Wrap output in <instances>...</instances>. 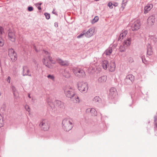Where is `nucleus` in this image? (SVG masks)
<instances>
[{
    "label": "nucleus",
    "mask_w": 157,
    "mask_h": 157,
    "mask_svg": "<svg viewBox=\"0 0 157 157\" xmlns=\"http://www.w3.org/2000/svg\"><path fill=\"white\" fill-rule=\"evenodd\" d=\"M62 127L65 131H69L73 127L72 120L69 118L63 119L62 121Z\"/></svg>",
    "instance_id": "f257e3e1"
},
{
    "label": "nucleus",
    "mask_w": 157,
    "mask_h": 157,
    "mask_svg": "<svg viewBox=\"0 0 157 157\" xmlns=\"http://www.w3.org/2000/svg\"><path fill=\"white\" fill-rule=\"evenodd\" d=\"M44 53L46 55L42 60L43 64L49 68H52V66L49 61L53 64L55 63L56 62L52 60V57L50 56L49 53L48 52L44 51Z\"/></svg>",
    "instance_id": "f03ea898"
},
{
    "label": "nucleus",
    "mask_w": 157,
    "mask_h": 157,
    "mask_svg": "<svg viewBox=\"0 0 157 157\" xmlns=\"http://www.w3.org/2000/svg\"><path fill=\"white\" fill-rule=\"evenodd\" d=\"M72 70L73 73L76 76L79 78L84 77L85 76V73L82 68L74 67Z\"/></svg>",
    "instance_id": "7ed1b4c3"
},
{
    "label": "nucleus",
    "mask_w": 157,
    "mask_h": 157,
    "mask_svg": "<svg viewBox=\"0 0 157 157\" xmlns=\"http://www.w3.org/2000/svg\"><path fill=\"white\" fill-rule=\"evenodd\" d=\"M39 126L42 130L44 131H48L50 128V124L48 121L46 120H43L40 122Z\"/></svg>",
    "instance_id": "20e7f679"
},
{
    "label": "nucleus",
    "mask_w": 157,
    "mask_h": 157,
    "mask_svg": "<svg viewBox=\"0 0 157 157\" xmlns=\"http://www.w3.org/2000/svg\"><path fill=\"white\" fill-rule=\"evenodd\" d=\"M78 89L81 92L86 93L88 90V84L85 82H79L78 84Z\"/></svg>",
    "instance_id": "39448f33"
},
{
    "label": "nucleus",
    "mask_w": 157,
    "mask_h": 157,
    "mask_svg": "<svg viewBox=\"0 0 157 157\" xmlns=\"http://www.w3.org/2000/svg\"><path fill=\"white\" fill-rule=\"evenodd\" d=\"M64 93L67 97L70 98L73 97L75 94L74 89L71 87H68L65 88Z\"/></svg>",
    "instance_id": "423d86ee"
},
{
    "label": "nucleus",
    "mask_w": 157,
    "mask_h": 157,
    "mask_svg": "<svg viewBox=\"0 0 157 157\" xmlns=\"http://www.w3.org/2000/svg\"><path fill=\"white\" fill-rule=\"evenodd\" d=\"M117 92L116 89L114 87L111 88L109 90V98L110 100H114L117 98Z\"/></svg>",
    "instance_id": "0eeeda50"
},
{
    "label": "nucleus",
    "mask_w": 157,
    "mask_h": 157,
    "mask_svg": "<svg viewBox=\"0 0 157 157\" xmlns=\"http://www.w3.org/2000/svg\"><path fill=\"white\" fill-rule=\"evenodd\" d=\"M9 55L13 61H15L17 59V54L12 48L9 50Z\"/></svg>",
    "instance_id": "6e6552de"
},
{
    "label": "nucleus",
    "mask_w": 157,
    "mask_h": 157,
    "mask_svg": "<svg viewBox=\"0 0 157 157\" xmlns=\"http://www.w3.org/2000/svg\"><path fill=\"white\" fill-rule=\"evenodd\" d=\"M140 21L139 20H136L132 25L131 29L133 31L137 30L140 28Z\"/></svg>",
    "instance_id": "1a4fd4ad"
},
{
    "label": "nucleus",
    "mask_w": 157,
    "mask_h": 157,
    "mask_svg": "<svg viewBox=\"0 0 157 157\" xmlns=\"http://www.w3.org/2000/svg\"><path fill=\"white\" fill-rule=\"evenodd\" d=\"M16 35L13 31L10 30L8 33V38L12 42L15 41V40Z\"/></svg>",
    "instance_id": "9d476101"
},
{
    "label": "nucleus",
    "mask_w": 157,
    "mask_h": 157,
    "mask_svg": "<svg viewBox=\"0 0 157 157\" xmlns=\"http://www.w3.org/2000/svg\"><path fill=\"white\" fill-rule=\"evenodd\" d=\"M116 64L115 62L113 61H111L108 67V69L110 72H113L115 69Z\"/></svg>",
    "instance_id": "9b49d317"
},
{
    "label": "nucleus",
    "mask_w": 157,
    "mask_h": 157,
    "mask_svg": "<svg viewBox=\"0 0 157 157\" xmlns=\"http://www.w3.org/2000/svg\"><path fill=\"white\" fill-rule=\"evenodd\" d=\"M95 30L93 28H91L85 33V36L87 37H90L92 36Z\"/></svg>",
    "instance_id": "f8f14e48"
},
{
    "label": "nucleus",
    "mask_w": 157,
    "mask_h": 157,
    "mask_svg": "<svg viewBox=\"0 0 157 157\" xmlns=\"http://www.w3.org/2000/svg\"><path fill=\"white\" fill-rule=\"evenodd\" d=\"M23 76L28 75L29 76H31V75L30 73L29 69L27 66L23 67Z\"/></svg>",
    "instance_id": "ddd939ff"
},
{
    "label": "nucleus",
    "mask_w": 157,
    "mask_h": 157,
    "mask_svg": "<svg viewBox=\"0 0 157 157\" xmlns=\"http://www.w3.org/2000/svg\"><path fill=\"white\" fill-rule=\"evenodd\" d=\"M134 77L132 75H128L126 77L125 79L126 82H128L129 83H131L134 81Z\"/></svg>",
    "instance_id": "4468645a"
},
{
    "label": "nucleus",
    "mask_w": 157,
    "mask_h": 157,
    "mask_svg": "<svg viewBox=\"0 0 157 157\" xmlns=\"http://www.w3.org/2000/svg\"><path fill=\"white\" fill-rule=\"evenodd\" d=\"M56 60L57 62L61 65L67 66L69 65L68 62L67 61H63L60 59H57Z\"/></svg>",
    "instance_id": "2eb2a0df"
},
{
    "label": "nucleus",
    "mask_w": 157,
    "mask_h": 157,
    "mask_svg": "<svg viewBox=\"0 0 157 157\" xmlns=\"http://www.w3.org/2000/svg\"><path fill=\"white\" fill-rule=\"evenodd\" d=\"M86 113H90L92 115L95 116L97 114V112L95 109L93 108H89L86 109Z\"/></svg>",
    "instance_id": "dca6fc26"
},
{
    "label": "nucleus",
    "mask_w": 157,
    "mask_h": 157,
    "mask_svg": "<svg viewBox=\"0 0 157 157\" xmlns=\"http://www.w3.org/2000/svg\"><path fill=\"white\" fill-rule=\"evenodd\" d=\"M47 104L49 105L52 109L55 108V106L54 103V100L53 99L49 98L47 99Z\"/></svg>",
    "instance_id": "f3484780"
},
{
    "label": "nucleus",
    "mask_w": 157,
    "mask_h": 157,
    "mask_svg": "<svg viewBox=\"0 0 157 157\" xmlns=\"http://www.w3.org/2000/svg\"><path fill=\"white\" fill-rule=\"evenodd\" d=\"M155 21V17L153 16H150L147 20L148 24L150 25L153 24Z\"/></svg>",
    "instance_id": "a211bd4d"
},
{
    "label": "nucleus",
    "mask_w": 157,
    "mask_h": 157,
    "mask_svg": "<svg viewBox=\"0 0 157 157\" xmlns=\"http://www.w3.org/2000/svg\"><path fill=\"white\" fill-rule=\"evenodd\" d=\"M153 5L151 4H147L144 8V13L146 14L153 7Z\"/></svg>",
    "instance_id": "6ab92c4d"
},
{
    "label": "nucleus",
    "mask_w": 157,
    "mask_h": 157,
    "mask_svg": "<svg viewBox=\"0 0 157 157\" xmlns=\"http://www.w3.org/2000/svg\"><path fill=\"white\" fill-rule=\"evenodd\" d=\"M107 79V76L105 75L102 76L99 78L98 79V82L100 83H104L106 81Z\"/></svg>",
    "instance_id": "aec40b11"
},
{
    "label": "nucleus",
    "mask_w": 157,
    "mask_h": 157,
    "mask_svg": "<svg viewBox=\"0 0 157 157\" xmlns=\"http://www.w3.org/2000/svg\"><path fill=\"white\" fill-rule=\"evenodd\" d=\"M108 62L106 60H104L101 63V65L103 69L106 70L108 68L109 65Z\"/></svg>",
    "instance_id": "412c9836"
},
{
    "label": "nucleus",
    "mask_w": 157,
    "mask_h": 157,
    "mask_svg": "<svg viewBox=\"0 0 157 157\" xmlns=\"http://www.w3.org/2000/svg\"><path fill=\"white\" fill-rule=\"evenodd\" d=\"M127 33V31H124L121 33L119 36L118 39V40H121L123 39Z\"/></svg>",
    "instance_id": "4be33fe9"
},
{
    "label": "nucleus",
    "mask_w": 157,
    "mask_h": 157,
    "mask_svg": "<svg viewBox=\"0 0 157 157\" xmlns=\"http://www.w3.org/2000/svg\"><path fill=\"white\" fill-rule=\"evenodd\" d=\"M71 98V99L72 101H73L74 103H77L79 102L80 100L79 97L75 94V95Z\"/></svg>",
    "instance_id": "5701e85b"
},
{
    "label": "nucleus",
    "mask_w": 157,
    "mask_h": 157,
    "mask_svg": "<svg viewBox=\"0 0 157 157\" xmlns=\"http://www.w3.org/2000/svg\"><path fill=\"white\" fill-rule=\"evenodd\" d=\"M131 38H128L126 40H124L123 44L126 46L127 47L129 46L131 43Z\"/></svg>",
    "instance_id": "b1692460"
},
{
    "label": "nucleus",
    "mask_w": 157,
    "mask_h": 157,
    "mask_svg": "<svg viewBox=\"0 0 157 157\" xmlns=\"http://www.w3.org/2000/svg\"><path fill=\"white\" fill-rule=\"evenodd\" d=\"M11 88L13 92L14 97L15 98L17 99L18 97V94L17 92V91L15 87L13 86H12L11 87Z\"/></svg>",
    "instance_id": "393cba45"
},
{
    "label": "nucleus",
    "mask_w": 157,
    "mask_h": 157,
    "mask_svg": "<svg viewBox=\"0 0 157 157\" xmlns=\"http://www.w3.org/2000/svg\"><path fill=\"white\" fill-rule=\"evenodd\" d=\"M112 49L111 48H109L106 49L104 54L106 55H110L112 52Z\"/></svg>",
    "instance_id": "a878e982"
},
{
    "label": "nucleus",
    "mask_w": 157,
    "mask_h": 157,
    "mask_svg": "<svg viewBox=\"0 0 157 157\" xmlns=\"http://www.w3.org/2000/svg\"><path fill=\"white\" fill-rule=\"evenodd\" d=\"M56 104L57 105L61 108H63L64 105L63 103L59 100L56 101Z\"/></svg>",
    "instance_id": "bb28decb"
},
{
    "label": "nucleus",
    "mask_w": 157,
    "mask_h": 157,
    "mask_svg": "<svg viewBox=\"0 0 157 157\" xmlns=\"http://www.w3.org/2000/svg\"><path fill=\"white\" fill-rule=\"evenodd\" d=\"M126 46L122 44V45H121L119 48V50L121 52H123L125 51L126 49L127 48Z\"/></svg>",
    "instance_id": "cd10ccee"
},
{
    "label": "nucleus",
    "mask_w": 157,
    "mask_h": 157,
    "mask_svg": "<svg viewBox=\"0 0 157 157\" xmlns=\"http://www.w3.org/2000/svg\"><path fill=\"white\" fill-rule=\"evenodd\" d=\"M147 53L149 56L152 55L153 54L151 47L150 45H149L147 47Z\"/></svg>",
    "instance_id": "c85d7f7f"
},
{
    "label": "nucleus",
    "mask_w": 157,
    "mask_h": 157,
    "mask_svg": "<svg viewBox=\"0 0 157 157\" xmlns=\"http://www.w3.org/2000/svg\"><path fill=\"white\" fill-rule=\"evenodd\" d=\"M93 101L94 103H99L101 102V99L98 96H96L93 98Z\"/></svg>",
    "instance_id": "c756f323"
},
{
    "label": "nucleus",
    "mask_w": 157,
    "mask_h": 157,
    "mask_svg": "<svg viewBox=\"0 0 157 157\" xmlns=\"http://www.w3.org/2000/svg\"><path fill=\"white\" fill-rule=\"evenodd\" d=\"M63 75L66 78H69L71 76V74L69 71L65 70L63 74Z\"/></svg>",
    "instance_id": "7c9ffc66"
},
{
    "label": "nucleus",
    "mask_w": 157,
    "mask_h": 157,
    "mask_svg": "<svg viewBox=\"0 0 157 157\" xmlns=\"http://www.w3.org/2000/svg\"><path fill=\"white\" fill-rule=\"evenodd\" d=\"M127 1V0H124L123 1L122 6L121 8V9L123 10L124 8L126 6Z\"/></svg>",
    "instance_id": "2f4dec72"
},
{
    "label": "nucleus",
    "mask_w": 157,
    "mask_h": 157,
    "mask_svg": "<svg viewBox=\"0 0 157 157\" xmlns=\"http://www.w3.org/2000/svg\"><path fill=\"white\" fill-rule=\"evenodd\" d=\"M150 38L149 39L151 40V41L156 43L157 41V38L153 36H149Z\"/></svg>",
    "instance_id": "473e14b6"
},
{
    "label": "nucleus",
    "mask_w": 157,
    "mask_h": 157,
    "mask_svg": "<svg viewBox=\"0 0 157 157\" xmlns=\"http://www.w3.org/2000/svg\"><path fill=\"white\" fill-rule=\"evenodd\" d=\"M4 124V122L3 120V119L2 116L0 114V127H2L3 126Z\"/></svg>",
    "instance_id": "72a5a7b5"
},
{
    "label": "nucleus",
    "mask_w": 157,
    "mask_h": 157,
    "mask_svg": "<svg viewBox=\"0 0 157 157\" xmlns=\"http://www.w3.org/2000/svg\"><path fill=\"white\" fill-rule=\"evenodd\" d=\"M47 78L50 79L54 81L55 80V77L53 75H49L47 76Z\"/></svg>",
    "instance_id": "f704fd0d"
},
{
    "label": "nucleus",
    "mask_w": 157,
    "mask_h": 157,
    "mask_svg": "<svg viewBox=\"0 0 157 157\" xmlns=\"http://www.w3.org/2000/svg\"><path fill=\"white\" fill-rule=\"evenodd\" d=\"M154 122L155 131H156L157 128V117L156 116L154 117Z\"/></svg>",
    "instance_id": "c9c22d12"
},
{
    "label": "nucleus",
    "mask_w": 157,
    "mask_h": 157,
    "mask_svg": "<svg viewBox=\"0 0 157 157\" xmlns=\"http://www.w3.org/2000/svg\"><path fill=\"white\" fill-rule=\"evenodd\" d=\"M99 19V18L98 17V16H95L94 18V19L92 20V23H94L95 22H97Z\"/></svg>",
    "instance_id": "e433bc0d"
},
{
    "label": "nucleus",
    "mask_w": 157,
    "mask_h": 157,
    "mask_svg": "<svg viewBox=\"0 0 157 157\" xmlns=\"http://www.w3.org/2000/svg\"><path fill=\"white\" fill-rule=\"evenodd\" d=\"M85 33L83 32L80 34L78 36H77V38H80L83 37V36L85 35Z\"/></svg>",
    "instance_id": "4c0bfd02"
},
{
    "label": "nucleus",
    "mask_w": 157,
    "mask_h": 157,
    "mask_svg": "<svg viewBox=\"0 0 157 157\" xmlns=\"http://www.w3.org/2000/svg\"><path fill=\"white\" fill-rule=\"evenodd\" d=\"M3 28L0 26V38H2V34L3 33Z\"/></svg>",
    "instance_id": "58836bf2"
},
{
    "label": "nucleus",
    "mask_w": 157,
    "mask_h": 157,
    "mask_svg": "<svg viewBox=\"0 0 157 157\" xmlns=\"http://www.w3.org/2000/svg\"><path fill=\"white\" fill-rule=\"evenodd\" d=\"M4 45V41L2 38H0V47Z\"/></svg>",
    "instance_id": "ea45409f"
},
{
    "label": "nucleus",
    "mask_w": 157,
    "mask_h": 157,
    "mask_svg": "<svg viewBox=\"0 0 157 157\" xmlns=\"http://www.w3.org/2000/svg\"><path fill=\"white\" fill-rule=\"evenodd\" d=\"M44 14L45 15L46 19H48L50 18V15L49 14L47 13H45Z\"/></svg>",
    "instance_id": "a19ab883"
},
{
    "label": "nucleus",
    "mask_w": 157,
    "mask_h": 157,
    "mask_svg": "<svg viewBox=\"0 0 157 157\" xmlns=\"http://www.w3.org/2000/svg\"><path fill=\"white\" fill-rule=\"evenodd\" d=\"M25 108L27 111L29 112L30 111L29 107L28 105H26L25 106Z\"/></svg>",
    "instance_id": "79ce46f5"
},
{
    "label": "nucleus",
    "mask_w": 157,
    "mask_h": 157,
    "mask_svg": "<svg viewBox=\"0 0 157 157\" xmlns=\"http://www.w3.org/2000/svg\"><path fill=\"white\" fill-rule=\"evenodd\" d=\"M128 61L130 63H132L133 62V59L132 58L130 57L128 59Z\"/></svg>",
    "instance_id": "37998d69"
},
{
    "label": "nucleus",
    "mask_w": 157,
    "mask_h": 157,
    "mask_svg": "<svg viewBox=\"0 0 157 157\" xmlns=\"http://www.w3.org/2000/svg\"><path fill=\"white\" fill-rule=\"evenodd\" d=\"M28 10L29 11H32L33 10V8L31 6L29 7L28 8Z\"/></svg>",
    "instance_id": "c03bdc74"
},
{
    "label": "nucleus",
    "mask_w": 157,
    "mask_h": 157,
    "mask_svg": "<svg viewBox=\"0 0 157 157\" xmlns=\"http://www.w3.org/2000/svg\"><path fill=\"white\" fill-rule=\"evenodd\" d=\"M112 5L113 4L111 2H109L108 4V6L111 9L113 7Z\"/></svg>",
    "instance_id": "a18cd8bd"
},
{
    "label": "nucleus",
    "mask_w": 157,
    "mask_h": 157,
    "mask_svg": "<svg viewBox=\"0 0 157 157\" xmlns=\"http://www.w3.org/2000/svg\"><path fill=\"white\" fill-rule=\"evenodd\" d=\"M41 4V3H37L36 4V5H39V6H38L37 8L39 10H41V8L40 7V5Z\"/></svg>",
    "instance_id": "49530a36"
},
{
    "label": "nucleus",
    "mask_w": 157,
    "mask_h": 157,
    "mask_svg": "<svg viewBox=\"0 0 157 157\" xmlns=\"http://www.w3.org/2000/svg\"><path fill=\"white\" fill-rule=\"evenodd\" d=\"M7 81L10 83V76H8L7 79Z\"/></svg>",
    "instance_id": "de8ad7c7"
},
{
    "label": "nucleus",
    "mask_w": 157,
    "mask_h": 157,
    "mask_svg": "<svg viewBox=\"0 0 157 157\" xmlns=\"http://www.w3.org/2000/svg\"><path fill=\"white\" fill-rule=\"evenodd\" d=\"M118 5V3L117 2L113 4V5L115 6H117Z\"/></svg>",
    "instance_id": "09e8293b"
},
{
    "label": "nucleus",
    "mask_w": 157,
    "mask_h": 157,
    "mask_svg": "<svg viewBox=\"0 0 157 157\" xmlns=\"http://www.w3.org/2000/svg\"><path fill=\"white\" fill-rule=\"evenodd\" d=\"M142 61L143 63H144L145 64H147L146 62L145 61V59L144 60L143 59V58H142Z\"/></svg>",
    "instance_id": "8fccbe9b"
},
{
    "label": "nucleus",
    "mask_w": 157,
    "mask_h": 157,
    "mask_svg": "<svg viewBox=\"0 0 157 157\" xmlns=\"http://www.w3.org/2000/svg\"><path fill=\"white\" fill-rule=\"evenodd\" d=\"M52 13L53 14H55V15H57V13L54 10L52 11Z\"/></svg>",
    "instance_id": "3c124183"
},
{
    "label": "nucleus",
    "mask_w": 157,
    "mask_h": 157,
    "mask_svg": "<svg viewBox=\"0 0 157 157\" xmlns=\"http://www.w3.org/2000/svg\"><path fill=\"white\" fill-rule=\"evenodd\" d=\"M34 48L35 50L36 51V52H38V51L37 50V49H36V47L35 46H34Z\"/></svg>",
    "instance_id": "603ef678"
},
{
    "label": "nucleus",
    "mask_w": 157,
    "mask_h": 157,
    "mask_svg": "<svg viewBox=\"0 0 157 157\" xmlns=\"http://www.w3.org/2000/svg\"><path fill=\"white\" fill-rule=\"evenodd\" d=\"M28 97L29 98H31V97H30V94H28Z\"/></svg>",
    "instance_id": "864d4df0"
},
{
    "label": "nucleus",
    "mask_w": 157,
    "mask_h": 157,
    "mask_svg": "<svg viewBox=\"0 0 157 157\" xmlns=\"http://www.w3.org/2000/svg\"><path fill=\"white\" fill-rule=\"evenodd\" d=\"M57 25V27L58 26V25L57 24V25Z\"/></svg>",
    "instance_id": "5fc2aeb1"
},
{
    "label": "nucleus",
    "mask_w": 157,
    "mask_h": 157,
    "mask_svg": "<svg viewBox=\"0 0 157 157\" xmlns=\"http://www.w3.org/2000/svg\"><path fill=\"white\" fill-rule=\"evenodd\" d=\"M57 25V27L58 26V25L57 24V25Z\"/></svg>",
    "instance_id": "6e6d98bb"
},
{
    "label": "nucleus",
    "mask_w": 157,
    "mask_h": 157,
    "mask_svg": "<svg viewBox=\"0 0 157 157\" xmlns=\"http://www.w3.org/2000/svg\"><path fill=\"white\" fill-rule=\"evenodd\" d=\"M57 25V27L58 26V25L57 24V25Z\"/></svg>",
    "instance_id": "4d7b16f0"
},
{
    "label": "nucleus",
    "mask_w": 157,
    "mask_h": 157,
    "mask_svg": "<svg viewBox=\"0 0 157 157\" xmlns=\"http://www.w3.org/2000/svg\"><path fill=\"white\" fill-rule=\"evenodd\" d=\"M95 1H99V0H94Z\"/></svg>",
    "instance_id": "13d9d810"
}]
</instances>
